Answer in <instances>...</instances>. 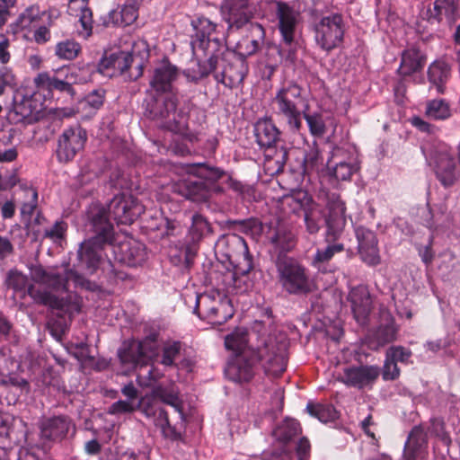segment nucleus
I'll return each mask as SVG.
<instances>
[{"mask_svg":"<svg viewBox=\"0 0 460 460\" xmlns=\"http://www.w3.org/2000/svg\"><path fill=\"white\" fill-rule=\"evenodd\" d=\"M258 364L266 374L279 376L286 370L287 359L284 352L276 349V344L270 341L262 347L246 349L231 357L225 368L226 376L237 384L249 383L255 376Z\"/></svg>","mask_w":460,"mask_h":460,"instance_id":"nucleus-1","label":"nucleus"},{"mask_svg":"<svg viewBox=\"0 0 460 460\" xmlns=\"http://www.w3.org/2000/svg\"><path fill=\"white\" fill-rule=\"evenodd\" d=\"M88 218L95 235L83 242L77 251L78 265L93 274L103 259L105 245H111L114 239L113 225L109 221L103 206H93Z\"/></svg>","mask_w":460,"mask_h":460,"instance_id":"nucleus-2","label":"nucleus"},{"mask_svg":"<svg viewBox=\"0 0 460 460\" xmlns=\"http://www.w3.org/2000/svg\"><path fill=\"white\" fill-rule=\"evenodd\" d=\"M216 63L210 64V57L206 61L198 60L197 69L188 68L183 75L189 82L198 84L210 74L214 79L226 87L233 89L241 84L248 74L247 61L238 58L234 55L232 59H227L221 55L215 54Z\"/></svg>","mask_w":460,"mask_h":460,"instance_id":"nucleus-3","label":"nucleus"},{"mask_svg":"<svg viewBox=\"0 0 460 460\" xmlns=\"http://www.w3.org/2000/svg\"><path fill=\"white\" fill-rule=\"evenodd\" d=\"M327 216L324 217L326 226L324 240L327 246L317 249L313 259V265L318 269L321 265L329 262L336 253L344 251V244L339 240L344 231L346 220V205L340 194L329 192L326 194Z\"/></svg>","mask_w":460,"mask_h":460,"instance_id":"nucleus-4","label":"nucleus"},{"mask_svg":"<svg viewBox=\"0 0 460 460\" xmlns=\"http://www.w3.org/2000/svg\"><path fill=\"white\" fill-rule=\"evenodd\" d=\"M226 175L219 167L208 164H193L186 178L180 180L173 186L174 192L194 202L207 201L211 193H221L222 187L217 182Z\"/></svg>","mask_w":460,"mask_h":460,"instance_id":"nucleus-5","label":"nucleus"},{"mask_svg":"<svg viewBox=\"0 0 460 460\" xmlns=\"http://www.w3.org/2000/svg\"><path fill=\"white\" fill-rule=\"evenodd\" d=\"M270 105L273 114L279 120L284 121L289 130L297 132L301 129L303 111L309 107V102L297 83L284 82L276 90Z\"/></svg>","mask_w":460,"mask_h":460,"instance_id":"nucleus-6","label":"nucleus"},{"mask_svg":"<svg viewBox=\"0 0 460 460\" xmlns=\"http://www.w3.org/2000/svg\"><path fill=\"white\" fill-rule=\"evenodd\" d=\"M275 266L283 291L293 296H306L314 288L309 270L293 257L279 254Z\"/></svg>","mask_w":460,"mask_h":460,"instance_id":"nucleus-7","label":"nucleus"},{"mask_svg":"<svg viewBox=\"0 0 460 460\" xmlns=\"http://www.w3.org/2000/svg\"><path fill=\"white\" fill-rule=\"evenodd\" d=\"M195 31L191 35L190 46L193 56L199 59V52L204 57H210V64L216 63V55H221L225 50L223 39L217 37L218 25L210 19L201 16L191 21Z\"/></svg>","mask_w":460,"mask_h":460,"instance_id":"nucleus-8","label":"nucleus"},{"mask_svg":"<svg viewBox=\"0 0 460 460\" xmlns=\"http://www.w3.org/2000/svg\"><path fill=\"white\" fill-rule=\"evenodd\" d=\"M31 279L43 284L54 291H68V282L72 281L75 288L87 291L99 290V285L85 279L83 275L71 269H65L64 272L48 271L41 265H32L30 268Z\"/></svg>","mask_w":460,"mask_h":460,"instance_id":"nucleus-9","label":"nucleus"},{"mask_svg":"<svg viewBox=\"0 0 460 460\" xmlns=\"http://www.w3.org/2000/svg\"><path fill=\"white\" fill-rule=\"evenodd\" d=\"M280 134L271 119H259L254 125L256 143L264 151L265 159L275 163L277 172L283 170L288 157L286 147L278 148Z\"/></svg>","mask_w":460,"mask_h":460,"instance_id":"nucleus-10","label":"nucleus"},{"mask_svg":"<svg viewBox=\"0 0 460 460\" xmlns=\"http://www.w3.org/2000/svg\"><path fill=\"white\" fill-rule=\"evenodd\" d=\"M177 106L176 94L162 95L153 92H146L142 103L144 116L165 128H171L176 123Z\"/></svg>","mask_w":460,"mask_h":460,"instance_id":"nucleus-11","label":"nucleus"},{"mask_svg":"<svg viewBox=\"0 0 460 460\" xmlns=\"http://www.w3.org/2000/svg\"><path fill=\"white\" fill-rule=\"evenodd\" d=\"M216 251L234 265L238 274L246 275L253 269L248 245L245 240L237 234L222 235L216 243Z\"/></svg>","mask_w":460,"mask_h":460,"instance_id":"nucleus-12","label":"nucleus"},{"mask_svg":"<svg viewBox=\"0 0 460 460\" xmlns=\"http://www.w3.org/2000/svg\"><path fill=\"white\" fill-rule=\"evenodd\" d=\"M346 25L341 13L323 16L314 25L317 46L327 52L340 47L344 40Z\"/></svg>","mask_w":460,"mask_h":460,"instance_id":"nucleus-13","label":"nucleus"},{"mask_svg":"<svg viewBox=\"0 0 460 460\" xmlns=\"http://www.w3.org/2000/svg\"><path fill=\"white\" fill-rule=\"evenodd\" d=\"M40 440L48 446L60 443L76 433L74 420L66 414H58L42 418L39 422Z\"/></svg>","mask_w":460,"mask_h":460,"instance_id":"nucleus-14","label":"nucleus"},{"mask_svg":"<svg viewBox=\"0 0 460 460\" xmlns=\"http://www.w3.org/2000/svg\"><path fill=\"white\" fill-rule=\"evenodd\" d=\"M87 141V133L81 126L69 127L63 130L57 140L55 155L60 164H68L81 153Z\"/></svg>","mask_w":460,"mask_h":460,"instance_id":"nucleus-15","label":"nucleus"},{"mask_svg":"<svg viewBox=\"0 0 460 460\" xmlns=\"http://www.w3.org/2000/svg\"><path fill=\"white\" fill-rule=\"evenodd\" d=\"M27 294L36 304L62 311L70 316L81 312L82 299L76 294L69 293L66 297H58L49 291L36 288L34 285H30Z\"/></svg>","mask_w":460,"mask_h":460,"instance_id":"nucleus-16","label":"nucleus"},{"mask_svg":"<svg viewBox=\"0 0 460 460\" xmlns=\"http://www.w3.org/2000/svg\"><path fill=\"white\" fill-rule=\"evenodd\" d=\"M105 210L109 220L111 216L118 225H131L144 212V207L133 195L121 193L111 200Z\"/></svg>","mask_w":460,"mask_h":460,"instance_id":"nucleus-17","label":"nucleus"},{"mask_svg":"<svg viewBox=\"0 0 460 460\" xmlns=\"http://www.w3.org/2000/svg\"><path fill=\"white\" fill-rule=\"evenodd\" d=\"M179 77V69L164 59L160 65L155 66L149 78V88L146 92H153L158 94H176L175 82Z\"/></svg>","mask_w":460,"mask_h":460,"instance_id":"nucleus-18","label":"nucleus"},{"mask_svg":"<svg viewBox=\"0 0 460 460\" xmlns=\"http://www.w3.org/2000/svg\"><path fill=\"white\" fill-rule=\"evenodd\" d=\"M355 236L358 242V253L360 260L369 267L381 263L378 240L376 233L363 226L355 227Z\"/></svg>","mask_w":460,"mask_h":460,"instance_id":"nucleus-19","label":"nucleus"},{"mask_svg":"<svg viewBox=\"0 0 460 460\" xmlns=\"http://www.w3.org/2000/svg\"><path fill=\"white\" fill-rule=\"evenodd\" d=\"M220 10L223 20L228 24V30L243 28L252 17L249 0H224Z\"/></svg>","mask_w":460,"mask_h":460,"instance_id":"nucleus-20","label":"nucleus"},{"mask_svg":"<svg viewBox=\"0 0 460 460\" xmlns=\"http://www.w3.org/2000/svg\"><path fill=\"white\" fill-rule=\"evenodd\" d=\"M380 376V367L373 365H361L344 369L341 381L347 386L363 389L371 386Z\"/></svg>","mask_w":460,"mask_h":460,"instance_id":"nucleus-21","label":"nucleus"},{"mask_svg":"<svg viewBox=\"0 0 460 460\" xmlns=\"http://www.w3.org/2000/svg\"><path fill=\"white\" fill-rule=\"evenodd\" d=\"M35 109L31 97L17 93L13 96V106L6 114V119L13 125H31L37 120Z\"/></svg>","mask_w":460,"mask_h":460,"instance_id":"nucleus-22","label":"nucleus"},{"mask_svg":"<svg viewBox=\"0 0 460 460\" xmlns=\"http://www.w3.org/2000/svg\"><path fill=\"white\" fill-rule=\"evenodd\" d=\"M132 62L133 55L131 53L126 51L114 52L109 56H104L95 65V72L107 77L124 75L131 66Z\"/></svg>","mask_w":460,"mask_h":460,"instance_id":"nucleus-23","label":"nucleus"},{"mask_svg":"<svg viewBox=\"0 0 460 460\" xmlns=\"http://www.w3.org/2000/svg\"><path fill=\"white\" fill-rule=\"evenodd\" d=\"M264 40V28L257 22L251 23L249 26V33L243 37L236 44L234 52L235 57L246 60L248 57H251L260 49H262Z\"/></svg>","mask_w":460,"mask_h":460,"instance_id":"nucleus-24","label":"nucleus"},{"mask_svg":"<svg viewBox=\"0 0 460 460\" xmlns=\"http://www.w3.org/2000/svg\"><path fill=\"white\" fill-rule=\"evenodd\" d=\"M434 172L445 188L453 186L460 176L454 156L447 152H439L435 155Z\"/></svg>","mask_w":460,"mask_h":460,"instance_id":"nucleus-25","label":"nucleus"},{"mask_svg":"<svg viewBox=\"0 0 460 460\" xmlns=\"http://www.w3.org/2000/svg\"><path fill=\"white\" fill-rule=\"evenodd\" d=\"M276 16L279 21L278 27L281 38L290 43L292 36H295L300 13L289 4L279 1L277 2Z\"/></svg>","mask_w":460,"mask_h":460,"instance_id":"nucleus-26","label":"nucleus"},{"mask_svg":"<svg viewBox=\"0 0 460 460\" xmlns=\"http://www.w3.org/2000/svg\"><path fill=\"white\" fill-rule=\"evenodd\" d=\"M349 301L351 304V310L355 320L364 324L371 312L372 300L370 293L366 286L359 285L349 293Z\"/></svg>","mask_w":460,"mask_h":460,"instance_id":"nucleus-27","label":"nucleus"},{"mask_svg":"<svg viewBox=\"0 0 460 460\" xmlns=\"http://www.w3.org/2000/svg\"><path fill=\"white\" fill-rule=\"evenodd\" d=\"M428 435L421 425L414 426L407 438L404 445V460H418L427 454Z\"/></svg>","mask_w":460,"mask_h":460,"instance_id":"nucleus-28","label":"nucleus"},{"mask_svg":"<svg viewBox=\"0 0 460 460\" xmlns=\"http://www.w3.org/2000/svg\"><path fill=\"white\" fill-rule=\"evenodd\" d=\"M33 84L37 91L43 93L45 97H52L55 91L69 95V84L65 83L62 75H58V70L53 74L49 72L39 73L34 77Z\"/></svg>","mask_w":460,"mask_h":460,"instance_id":"nucleus-29","label":"nucleus"},{"mask_svg":"<svg viewBox=\"0 0 460 460\" xmlns=\"http://www.w3.org/2000/svg\"><path fill=\"white\" fill-rule=\"evenodd\" d=\"M144 415L151 419L154 424L159 428L164 437L172 440L181 438V433L178 432L174 426H172L169 420L168 412L161 406L147 403L142 409Z\"/></svg>","mask_w":460,"mask_h":460,"instance_id":"nucleus-30","label":"nucleus"},{"mask_svg":"<svg viewBox=\"0 0 460 460\" xmlns=\"http://www.w3.org/2000/svg\"><path fill=\"white\" fill-rule=\"evenodd\" d=\"M95 72V64L88 63L83 66L72 65L66 66L58 69V75H62L65 83L69 84V95L75 94L74 84H84L91 79L93 73Z\"/></svg>","mask_w":460,"mask_h":460,"instance_id":"nucleus-31","label":"nucleus"},{"mask_svg":"<svg viewBox=\"0 0 460 460\" xmlns=\"http://www.w3.org/2000/svg\"><path fill=\"white\" fill-rule=\"evenodd\" d=\"M89 0H67V13L79 18L83 31H80L84 38L92 35L93 31V12L88 6Z\"/></svg>","mask_w":460,"mask_h":460,"instance_id":"nucleus-32","label":"nucleus"},{"mask_svg":"<svg viewBox=\"0 0 460 460\" xmlns=\"http://www.w3.org/2000/svg\"><path fill=\"white\" fill-rule=\"evenodd\" d=\"M425 64L426 57L421 54L420 49L411 48L402 51L397 73L402 77L410 76L421 71Z\"/></svg>","mask_w":460,"mask_h":460,"instance_id":"nucleus-33","label":"nucleus"},{"mask_svg":"<svg viewBox=\"0 0 460 460\" xmlns=\"http://www.w3.org/2000/svg\"><path fill=\"white\" fill-rule=\"evenodd\" d=\"M458 13V4H451L435 0L433 7H429L424 14L426 19L430 24H440L445 18L448 24H452L456 21Z\"/></svg>","mask_w":460,"mask_h":460,"instance_id":"nucleus-34","label":"nucleus"},{"mask_svg":"<svg viewBox=\"0 0 460 460\" xmlns=\"http://www.w3.org/2000/svg\"><path fill=\"white\" fill-rule=\"evenodd\" d=\"M119 358L123 365L131 368L148 365L137 340H131L124 342L123 347L118 352Z\"/></svg>","mask_w":460,"mask_h":460,"instance_id":"nucleus-35","label":"nucleus"},{"mask_svg":"<svg viewBox=\"0 0 460 460\" xmlns=\"http://www.w3.org/2000/svg\"><path fill=\"white\" fill-rule=\"evenodd\" d=\"M269 240L279 253L288 252L296 245L294 234L283 224H279L275 228L270 231Z\"/></svg>","mask_w":460,"mask_h":460,"instance_id":"nucleus-36","label":"nucleus"},{"mask_svg":"<svg viewBox=\"0 0 460 460\" xmlns=\"http://www.w3.org/2000/svg\"><path fill=\"white\" fill-rule=\"evenodd\" d=\"M451 67L448 63L442 59L432 62L428 69L429 81L433 84L439 93H443L445 84L450 77Z\"/></svg>","mask_w":460,"mask_h":460,"instance_id":"nucleus-37","label":"nucleus"},{"mask_svg":"<svg viewBox=\"0 0 460 460\" xmlns=\"http://www.w3.org/2000/svg\"><path fill=\"white\" fill-rule=\"evenodd\" d=\"M234 314V309L232 301L226 296H223L219 297L217 305H215V309L208 314L205 320L211 324L222 325L231 319Z\"/></svg>","mask_w":460,"mask_h":460,"instance_id":"nucleus-38","label":"nucleus"},{"mask_svg":"<svg viewBox=\"0 0 460 460\" xmlns=\"http://www.w3.org/2000/svg\"><path fill=\"white\" fill-rule=\"evenodd\" d=\"M323 208L314 200L303 214L305 231L316 234L323 226Z\"/></svg>","mask_w":460,"mask_h":460,"instance_id":"nucleus-39","label":"nucleus"},{"mask_svg":"<svg viewBox=\"0 0 460 460\" xmlns=\"http://www.w3.org/2000/svg\"><path fill=\"white\" fill-rule=\"evenodd\" d=\"M302 119L307 123L309 132L312 136L322 137L327 132L326 118L322 111H309V107H305L303 111Z\"/></svg>","mask_w":460,"mask_h":460,"instance_id":"nucleus-40","label":"nucleus"},{"mask_svg":"<svg viewBox=\"0 0 460 460\" xmlns=\"http://www.w3.org/2000/svg\"><path fill=\"white\" fill-rule=\"evenodd\" d=\"M44 14L45 12L41 11L39 5L32 4L19 14L13 26L21 31L30 30L38 25L39 21Z\"/></svg>","mask_w":460,"mask_h":460,"instance_id":"nucleus-41","label":"nucleus"},{"mask_svg":"<svg viewBox=\"0 0 460 460\" xmlns=\"http://www.w3.org/2000/svg\"><path fill=\"white\" fill-rule=\"evenodd\" d=\"M225 226L229 230L238 231L245 234L260 235L263 230L261 222L256 217L243 220L228 219Z\"/></svg>","mask_w":460,"mask_h":460,"instance_id":"nucleus-42","label":"nucleus"},{"mask_svg":"<svg viewBox=\"0 0 460 460\" xmlns=\"http://www.w3.org/2000/svg\"><path fill=\"white\" fill-rule=\"evenodd\" d=\"M313 201V197L307 191L298 190L287 196L283 205L287 206L293 214L298 215L300 212L304 213Z\"/></svg>","mask_w":460,"mask_h":460,"instance_id":"nucleus-43","label":"nucleus"},{"mask_svg":"<svg viewBox=\"0 0 460 460\" xmlns=\"http://www.w3.org/2000/svg\"><path fill=\"white\" fill-rule=\"evenodd\" d=\"M223 296L217 292L215 294H197L193 313L200 319L205 320L209 313L217 305L219 297Z\"/></svg>","mask_w":460,"mask_h":460,"instance_id":"nucleus-44","label":"nucleus"},{"mask_svg":"<svg viewBox=\"0 0 460 460\" xmlns=\"http://www.w3.org/2000/svg\"><path fill=\"white\" fill-rule=\"evenodd\" d=\"M302 431L300 423L294 419H286L273 431L277 440L287 444Z\"/></svg>","mask_w":460,"mask_h":460,"instance_id":"nucleus-45","label":"nucleus"},{"mask_svg":"<svg viewBox=\"0 0 460 460\" xmlns=\"http://www.w3.org/2000/svg\"><path fill=\"white\" fill-rule=\"evenodd\" d=\"M210 233H212V226L208 219L199 213L193 214L189 230L192 242L197 243Z\"/></svg>","mask_w":460,"mask_h":460,"instance_id":"nucleus-46","label":"nucleus"},{"mask_svg":"<svg viewBox=\"0 0 460 460\" xmlns=\"http://www.w3.org/2000/svg\"><path fill=\"white\" fill-rule=\"evenodd\" d=\"M119 249L123 253L119 261L128 266L135 267L146 259V253L140 244L124 243L120 245Z\"/></svg>","mask_w":460,"mask_h":460,"instance_id":"nucleus-47","label":"nucleus"},{"mask_svg":"<svg viewBox=\"0 0 460 460\" xmlns=\"http://www.w3.org/2000/svg\"><path fill=\"white\" fill-rule=\"evenodd\" d=\"M5 284L8 288L13 289L22 299L28 295L27 289L31 285L28 277L17 270H9Z\"/></svg>","mask_w":460,"mask_h":460,"instance_id":"nucleus-48","label":"nucleus"},{"mask_svg":"<svg viewBox=\"0 0 460 460\" xmlns=\"http://www.w3.org/2000/svg\"><path fill=\"white\" fill-rule=\"evenodd\" d=\"M182 343L179 341H167L163 344L160 363L164 367H177L176 359L180 357Z\"/></svg>","mask_w":460,"mask_h":460,"instance_id":"nucleus-49","label":"nucleus"},{"mask_svg":"<svg viewBox=\"0 0 460 460\" xmlns=\"http://www.w3.org/2000/svg\"><path fill=\"white\" fill-rule=\"evenodd\" d=\"M306 410L310 415L317 418L322 422L333 421L338 418V412L332 404L308 402Z\"/></svg>","mask_w":460,"mask_h":460,"instance_id":"nucleus-50","label":"nucleus"},{"mask_svg":"<svg viewBox=\"0 0 460 460\" xmlns=\"http://www.w3.org/2000/svg\"><path fill=\"white\" fill-rule=\"evenodd\" d=\"M81 46L75 40H66L58 42L55 47L56 56L64 60H73L81 52Z\"/></svg>","mask_w":460,"mask_h":460,"instance_id":"nucleus-51","label":"nucleus"},{"mask_svg":"<svg viewBox=\"0 0 460 460\" xmlns=\"http://www.w3.org/2000/svg\"><path fill=\"white\" fill-rule=\"evenodd\" d=\"M153 394L163 402L173 407L175 411L180 414L181 418L183 417L182 402L176 393L168 391L166 388L159 385L153 390Z\"/></svg>","mask_w":460,"mask_h":460,"instance_id":"nucleus-52","label":"nucleus"},{"mask_svg":"<svg viewBox=\"0 0 460 460\" xmlns=\"http://www.w3.org/2000/svg\"><path fill=\"white\" fill-rule=\"evenodd\" d=\"M158 338H159V333L156 332H151L148 335H146L142 340H140V341L137 340L138 344L141 347L143 355L148 364L152 360V358L157 355Z\"/></svg>","mask_w":460,"mask_h":460,"instance_id":"nucleus-53","label":"nucleus"},{"mask_svg":"<svg viewBox=\"0 0 460 460\" xmlns=\"http://www.w3.org/2000/svg\"><path fill=\"white\" fill-rule=\"evenodd\" d=\"M397 328L394 323L381 324L375 332L377 347H383L396 340Z\"/></svg>","mask_w":460,"mask_h":460,"instance_id":"nucleus-54","label":"nucleus"},{"mask_svg":"<svg viewBox=\"0 0 460 460\" xmlns=\"http://www.w3.org/2000/svg\"><path fill=\"white\" fill-rule=\"evenodd\" d=\"M224 178H226V183L227 184L228 188L238 196H240L243 199L251 200L253 198L254 189L252 186L234 179L230 174H228L227 172L226 175H225L222 179Z\"/></svg>","mask_w":460,"mask_h":460,"instance_id":"nucleus-55","label":"nucleus"},{"mask_svg":"<svg viewBox=\"0 0 460 460\" xmlns=\"http://www.w3.org/2000/svg\"><path fill=\"white\" fill-rule=\"evenodd\" d=\"M67 229L68 225L66 222L64 220H58L51 227L46 228L40 236L44 239H49L53 243H59L66 239Z\"/></svg>","mask_w":460,"mask_h":460,"instance_id":"nucleus-56","label":"nucleus"},{"mask_svg":"<svg viewBox=\"0 0 460 460\" xmlns=\"http://www.w3.org/2000/svg\"><path fill=\"white\" fill-rule=\"evenodd\" d=\"M385 356L396 365H398V363L408 365L411 363V358L412 357V352L410 349L403 346L393 345L387 349Z\"/></svg>","mask_w":460,"mask_h":460,"instance_id":"nucleus-57","label":"nucleus"},{"mask_svg":"<svg viewBox=\"0 0 460 460\" xmlns=\"http://www.w3.org/2000/svg\"><path fill=\"white\" fill-rule=\"evenodd\" d=\"M426 113L435 119H446L450 117V109L446 101L433 100L429 102Z\"/></svg>","mask_w":460,"mask_h":460,"instance_id":"nucleus-58","label":"nucleus"},{"mask_svg":"<svg viewBox=\"0 0 460 460\" xmlns=\"http://www.w3.org/2000/svg\"><path fill=\"white\" fill-rule=\"evenodd\" d=\"M24 193L28 200L23 202L21 207V215L25 222L31 217L37 210L38 207V192L35 189L29 188L24 190Z\"/></svg>","mask_w":460,"mask_h":460,"instance_id":"nucleus-59","label":"nucleus"},{"mask_svg":"<svg viewBox=\"0 0 460 460\" xmlns=\"http://www.w3.org/2000/svg\"><path fill=\"white\" fill-rule=\"evenodd\" d=\"M322 162L323 158L319 149L317 147L310 148L303 160V173L309 175L314 171H317Z\"/></svg>","mask_w":460,"mask_h":460,"instance_id":"nucleus-60","label":"nucleus"},{"mask_svg":"<svg viewBox=\"0 0 460 460\" xmlns=\"http://www.w3.org/2000/svg\"><path fill=\"white\" fill-rule=\"evenodd\" d=\"M105 93L104 89L93 90L84 97L82 104L85 109H89L90 112H95L103 106Z\"/></svg>","mask_w":460,"mask_h":460,"instance_id":"nucleus-61","label":"nucleus"},{"mask_svg":"<svg viewBox=\"0 0 460 460\" xmlns=\"http://www.w3.org/2000/svg\"><path fill=\"white\" fill-rule=\"evenodd\" d=\"M265 49V57L267 58V66L274 71L278 65L281 63V47L273 42H265L262 47Z\"/></svg>","mask_w":460,"mask_h":460,"instance_id":"nucleus-62","label":"nucleus"},{"mask_svg":"<svg viewBox=\"0 0 460 460\" xmlns=\"http://www.w3.org/2000/svg\"><path fill=\"white\" fill-rule=\"evenodd\" d=\"M246 342V335L243 333H231L228 334L225 339L226 349L232 350L234 353V355L241 353L246 349H252L251 347L247 346Z\"/></svg>","mask_w":460,"mask_h":460,"instance_id":"nucleus-63","label":"nucleus"},{"mask_svg":"<svg viewBox=\"0 0 460 460\" xmlns=\"http://www.w3.org/2000/svg\"><path fill=\"white\" fill-rule=\"evenodd\" d=\"M358 170L355 164L349 162H337L332 168V175L338 181H349L353 173Z\"/></svg>","mask_w":460,"mask_h":460,"instance_id":"nucleus-64","label":"nucleus"}]
</instances>
